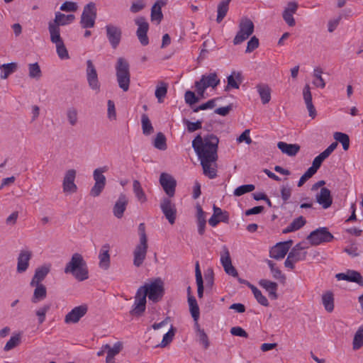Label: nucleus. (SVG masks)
<instances>
[{"instance_id":"nucleus-1","label":"nucleus","mask_w":363,"mask_h":363,"mask_svg":"<svg viewBox=\"0 0 363 363\" xmlns=\"http://www.w3.org/2000/svg\"><path fill=\"white\" fill-rule=\"evenodd\" d=\"M219 139L214 134L202 137L197 135L192 141V147L200 160L218 159Z\"/></svg>"},{"instance_id":"nucleus-2","label":"nucleus","mask_w":363,"mask_h":363,"mask_svg":"<svg viewBox=\"0 0 363 363\" xmlns=\"http://www.w3.org/2000/svg\"><path fill=\"white\" fill-rule=\"evenodd\" d=\"M64 272L65 274H72L74 277L82 281L89 278V271L86 261L79 253H74L69 262L67 263Z\"/></svg>"},{"instance_id":"nucleus-3","label":"nucleus","mask_w":363,"mask_h":363,"mask_svg":"<svg viewBox=\"0 0 363 363\" xmlns=\"http://www.w3.org/2000/svg\"><path fill=\"white\" fill-rule=\"evenodd\" d=\"M138 233L140 236L139 243L135 247L133 255V265L140 267L143 265L147 252L148 243L147 237L145 233V225L143 223L138 226Z\"/></svg>"},{"instance_id":"nucleus-4","label":"nucleus","mask_w":363,"mask_h":363,"mask_svg":"<svg viewBox=\"0 0 363 363\" xmlns=\"http://www.w3.org/2000/svg\"><path fill=\"white\" fill-rule=\"evenodd\" d=\"M115 68L118 86L123 91H128L130 83L129 62L123 57H118Z\"/></svg>"},{"instance_id":"nucleus-5","label":"nucleus","mask_w":363,"mask_h":363,"mask_svg":"<svg viewBox=\"0 0 363 363\" xmlns=\"http://www.w3.org/2000/svg\"><path fill=\"white\" fill-rule=\"evenodd\" d=\"M255 25L251 19L242 17L238 23V31L233 38V44L237 45L247 40L254 33Z\"/></svg>"},{"instance_id":"nucleus-6","label":"nucleus","mask_w":363,"mask_h":363,"mask_svg":"<svg viewBox=\"0 0 363 363\" xmlns=\"http://www.w3.org/2000/svg\"><path fill=\"white\" fill-rule=\"evenodd\" d=\"M140 287H144L143 289L147 292L149 300L153 302L159 301L164 295V283L160 278H156L150 283H146Z\"/></svg>"},{"instance_id":"nucleus-7","label":"nucleus","mask_w":363,"mask_h":363,"mask_svg":"<svg viewBox=\"0 0 363 363\" xmlns=\"http://www.w3.org/2000/svg\"><path fill=\"white\" fill-rule=\"evenodd\" d=\"M108 170V166H103L95 169L93 172V179L94 180V184L91 187L89 194L91 196L97 197L104 191L106 184V179L104 173Z\"/></svg>"},{"instance_id":"nucleus-8","label":"nucleus","mask_w":363,"mask_h":363,"mask_svg":"<svg viewBox=\"0 0 363 363\" xmlns=\"http://www.w3.org/2000/svg\"><path fill=\"white\" fill-rule=\"evenodd\" d=\"M75 19L74 14L65 15L60 11L55 12V18L48 22L50 34H60V26H65L72 23Z\"/></svg>"},{"instance_id":"nucleus-9","label":"nucleus","mask_w":363,"mask_h":363,"mask_svg":"<svg viewBox=\"0 0 363 363\" xmlns=\"http://www.w3.org/2000/svg\"><path fill=\"white\" fill-rule=\"evenodd\" d=\"M97 9L94 2H89L84 6L80 25L83 28H91L95 25Z\"/></svg>"},{"instance_id":"nucleus-10","label":"nucleus","mask_w":363,"mask_h":363,"mask_svg":"<svg viewBox=\"0 0 363 363\" xmlns=\"http://www.w3.org/2000/svg\"><path fill=\"white\" fill-rule=\"evenodd\" d=\"M144 287H139L136 291L135 296V302L132 307V309L130 311V315L136 317H140L143 315V313L146 308V298H147V292L142 289Z\"/></svg>"},{"instance_id":"nucleus-11","label":"nucleus","mask_w":363,"mask_h":363,"mask_svg":"<svg viewBox=\"0 0 363 363\" xmlns=\"http://www.w3.org/2000/svg\"><path fill=\"white\" fill-rule=\"evenodd\" d=\"M333 235L325 227L319 228L312 231L307 237V240L312 245H318L322 242H329L333 240Z\"/></svg>"},{"instance_id":"nucleus-12","label":"nucleus","mask_w":363,"mask_h":363,"mask_svg":"<svg viewBox=\"0 0 363 363\" xmlns=\"http://www.w3.org/2000/svg\"><path fill=\"white\" fill-rule=\"evenodd\" d=\"M106 38L113 49H116L122 38V30L120 27L109 23L105 26Z\"/></svg>"},{"instance_id":"nucleus-13","label":"nucleus","mask_w":363,"mask_h":363,"mask_svg":"<svg viewBox=\"0 0 363 363\" xmlns=\"http://www.w3.org/2000/svg\"><path fill=\"white\" fill-rule=\"evenodd\" d=\"M135 23L138 26L136 35L142 45L146 46L149 44V39L147 37V31L149 30V23L146 18L143 16L136 18Z\"/></svg>"},{"instance_id":"nucleus-14","label":"nucleus","mask_w":363,"mask_h":363,"mask_svg":"<svg viewBox=\"0 0 363 363\" xmlns=\"http://www.w3.org/2000/svg\"><path fill=\"white\" fill-rule=\"evenodd\" d=\"M86 79L89 86L96 93L100 91V83L96 69L91 60L86 61Z\"/></svg>"},{"instance_id":"nucleus-15","label":"nucleus","mask_w":363,"mask_h":363,"mask_svg":"<svg viewBox=\"0 0 363 363\" xmlns=\"http://www.w3.org/2000/svg\"><path fill=\"white\" fill-rule=\"evenodd\" d=\"M160 208L170 224L175 223L177 208L175 204L169 198H163L160 202Z\"/></svg>"},{"instance_id":"nucleus-16","label":"nucleus","mask_w":363,"mask_h":363,"mask_svg":"<svg viewBox=\"0 0 363 363\" xmlns=\"http://www.w3.org/2000/svg\"><path fill=\"white\" fill-rule=\"evenodd\" d=\"M292 243L291 240L277 243L269 250L270 257L277 260L283 259L290 250Z\"/></svg>"},{"instance_id":"nucleus-17","label":"nucleus","mask_w":363,"mask_h":363,"mask_svg":"<svg viewBox=\"0 0 363 363\" xmlns=\"http://www.w3.org/2000/svg\"><path fill=\"white\" fill-rule=\"evenodd\" d=\"M160 184L169 197L174 196L177 182L172 175L162 173L160 177Z\"/></svg>"},{"instance_id":"nucleus-18","label":"nucleus","mask_w":363,"mask_h":363,"mask_svg":"<svg viewBox=\"0 0 363 363\" xmlns=\"http://www.w3.org/2000/svg\"><path fill=\"white\" fill-rule=\"evenodd\" d=\"M220 262L224 268L226 274L233 277H238V273L236 269L233 266L232 261L228 247L224 245L222 248V253L220 255Z\"/></svg>"},{"instance_id":"nucleus-19","label":"nucleus","mask_w":363,"mask_h":363,"mask_svg":"<svg viewBox=\"0 0 363 363\" xmlns=\"http://www.w3.org/2000/svg\"><path fill=\"white\" fill-rule=\"evenodd\" d=\"M77 172L74 169H68L65 174L62 188L63 191L67 194H73L77 192V186L74 183Z\"/></svg>"},{"instance_id":"nucleus-20","label":"nucleus","mask_w":363,"mask_h":363,"mask_svg":"<svg viewBox=\"0 0 363 363\" xmlns=\"http://www.w3.org/2000/svg\"><path fill=\"white\" fill-rule=\"evenodd\" d=\"M88 311L86 305L83 304L74 307L65 317V323L67 324L77 323L86 315Z\"/></svg>"},{"instance_id":"nucleus-21","label":"nucleus","mask_w":363,"mask_h":363,"mask_svg":"<svg viewBox=\"0 0 363 363\" xmlns=\"http://www.w3.org/2000/svg\"><path fill=\"white\" fill-rule=\"evenodd\" d=\"M213 213L208 220V223L212 227L216 226L220 222L228 223L229 221V215L227 211H223L219 207L213 205Z\"/></svg>"},{"instance_id":"nucleus-22","label":"nucleus","mask_w":363,"mask_h":363,"mask_svg":"<svg viewBox=\"0 0 363 363\" xmlns=\"http://www.w3.org/2000/svg\"><path fill=\"white\" fill-rule=\"evenodd\" d=\"M298 7V5L296 1H289L283 11V19L289 26L293 27L296 24L293 15L296 13Z\"/></svg>"},{"instance_id":"nucleus-23","label":"nucleus","mask_w":363,"mask_h":363,"mask_svg":"<svg viewBox=\"0 0 363 363\" xmlns=\"http://www.w3.org/2000/svg\"><path fill=\"white\" fill-rule=\"evenodd\" d=\"M315 201L323 208H330L333 203L330 191L328 188L322 187L320 192L315 196Z\"/></svg>"},{"instance_id":"nucleus-24","label":"nucleus","mask_w":363,"mask_h":363,"mask_svg":"<svg viewBox=\"0 0 363 363\" xmlns=\"http://www.w3.org/2000/svg\"><path fill=\"white\" fill-rule=\"evenodd\" d=\"M337 280H345L350 282H354L361 286H363V277L361 274L354 270H347L345 273H339L336 274Z\"/></svg>"},{"instance_id":"nucleus-25","label":"nucleus","mask_w":363,"mask_h":363,"mask_svg":"<svg viewBox=\"0 0 363 363\" xmlns=\"http://www.w3.org/2000/svg\"><path fill=\"white\" fill-rule=\"evenodd\" d=\"M217 160L218 159H208L200 160L203 174L209 179H214L217 176V165L216 163Z\"/></svg>"},{"instance_id":"nucleus-26","label":"nucleus","mask_w":363,"mask_h":363,"mask_svg":"<svg viewBox=\"0 0 363 363\" xmlns=\"http://www.w3.org/2000/svg\"><path fill=\"white\" fill-rule=\"evenodd\" d=\"M50 41L56 45L57 53L59 57L61 59L69 58L68 51L64 44L60 34H50Z\"/></svg>"},{"instance_id":"nucleus-27","label":"nucleus","mask_w":363,"mask_h":363,"mask_svg":"<svg viewBox=\"0 0 363 363\" xmlns=\"http://www.w3.org/2000/svg\"><path fill=\"white\" fill-rule=\"evenodd\" d=\"M128 203V199L125 194H121L113 208V213L117 218H121Z\"/></svg>"},{"instance_id":"nucleus-28","label":"nucleus","mask_w":363,"mask_h":363,"mask_svg":"<svg viewBox=\"0 0 363 363\" xmlns=\"http://www.w3.org/2000/svg\"><path fill=\"white\" fill-rule=\"evenodd\" d=\"M32 252L29 250H21L17 259V272L23 273L27 270Z\"/></svg>"},{"instance_id":"nucleus-29","label":"nucleus","mask_w":363,"mask_h":363,"mask_svg":"<svg viewBox=\"0 0 363 363\" xmlns=\"http://www.w3.org/2000/svg\"><path fill=\"white\" fill-rule=\"evenodd\" d=\"M196 82L206 89L208 87L214 89L220 84V79L216 72H212L208 74H203L201 79Z\"/></svg>"},{"instance_id":"nucleus-30","label":"nucleus","mask_w":363,"mask_h":363,"mask_svg":"<svg viewBox=\"0 0 363 363\" xmlns=\"http://www.w3.org/2000/svg\"><path fill=\"white\" fill-rule=\"evenodd\" d=\"M259 285L264 289L267 292L269 297L272 300H276L278 298L277 295V289H278V284L268 279H260L259 281Z\"/></svg>"},{"instance_id":"nucleus-31","label":"nucleus","mask_w":363,"mask_h":363,"mask_svg":"<svg viewBox=\"0 0 363 363\" xmlns=\"http://www.w3.org/2000/svg\"><path fill=\"white\" fill-rule=\"evenodd\" d=\"M306 246L302 243L296 244L289 252L290 258H292L295 262L305 260L307 255V252L305 250Z\"/></svg>"},{"instance_id":"nucleus-32","label":"nucleus","mask_w":363,"mask_h":363,"mask_svg":"<svg viewBox=\"0 0 363 363\" xmlns=\"http://www.w3.org/2000/svg\"><path fill=\"white\" fill-rule=\"evenodd\" d=\"M303 95L306 108L308 111L309 116L313 119L316 116L317 113L312 102V94L308 84H306L304 86L303 90Z\"/></svg>"},{"instance_id":"nucleus-33","label":"nucleus","mask_w":363,"mask_h":363,"mask_svg":"<svg viewBox=\"0 0 363 363\" xmlns=\"http://www.w3.org/2000/svg\"><path fill=\"white\" fill-rule=\"evenodd\" d=\"M165 4V0H158L155 3L151 9L150 17L152 21H157V23H160L162 21L163 18L162 7Z\"/></svg>"},{"instance_id":"nucleus-34","label":"nucleus","mask_w":363,"mask_h":363,"mask_svg":"<svg viewBox=\"0 0 363 363\" xmlns=\"http://www.w3.org/2000/svg\"><path fill=\"white\" fill-rule=\"evenodd\" d=\"M50 272V267L42 266L35 269L34 276L33 277L30 285L34 286L35 285L41 284V281L44 280L48 274Z\"/></svg>"},{"instance_id":"nucleus-35","label":"nucleus","mask_w":363,"mask_h":363,"mask_svg":"<svg viewBox=\"0 0 363 363\" xmlns=\"http://www.w3.org/2000/svg\"><path fill=\"white\" fill-rule=\"evenodd\" d=\"M99 267L104 270H107L110 267V255L108 245H104L101 247L99 255Z\"/></svg>"},{"instance_id":"nucleus-36","label":"nucleus","mask_w":363,"mask_h":363,"mask_svg":"<svg viewBox=\"0 0 363 363\" xmlns=\"http://www.w3.org/2000/svg\"><path fill=\"white\" fill-rule=\"evenodd\" d=\"M257 91L263 104H268L271 100L272 89L267 84L259 83L256 86Z\"/></svg>"},{"instance_id":"nucleus-37","label":"nucleus","mask_w":363,"mask_h":363,"mask_svg":"<svg viewBox=\"0 0 363 363\" xmlns=\"http://www.w3.org/2000/svg\"><path fill=\"white\" fill-rule=\"evenodd\" d=\"M278 148L289 156H295L300 150V146L297 144H288L284 142L277 143Z\"/></svg>"},{"instance_id":"nucleus-38","label":"nucleus","mask_w":363,"mask_h":363,"mask_svg":"<svg viewBox=\"0 0 363 363\" xmlns=\"http://www.w3.org/2000/svg\"><path fill=\"white\" fill-rule=\"evenodd\" d=\"M196 221L198 226V233L199 235H203L205 233L206 220L205 213L201 206H196Z\"/></svg>"},{"instance_id":"nucleus-39","label":"nucleus","mask_w":363,"mask_h":363,"mask_svg":"<svg viewBox=\"0 0 363 363\" xmlns=\"http://www.w3.org/2000/svg\"><path fill=\"white\" fill-rule=\"evenodd\" d=\"M228 85L225 90L228 91L229 88L239 89L240 84L242 82V74L240 72H233L227 77Z\"/></svg>"},{"instance_id":"nucleus-40","label":"nucleus","mask_w":363,"mask_h":363,"mask_svg":"<svg viewBox=\"0 0 363 363\" xmlns=\"http://www.w3.org/2000/svg\"><path fill=\"white\" fill-rule=\"evenodd\" d=\"M35 289L33 291V295L31 298V301L33 303H36L39 301L44 300L47 296L46 287L43 284H39L34 286Z\"/></svg>"},{"instance_id":"nucleus-41","label":"nucleus","mask_w":363,"mask_h":363,"mask_svg":"<svg viewBox=\"0 0 363 363\" xmlns=\"http://www.w3.org/2000/svg\"><path fill=\"white\" fill-rule=\"evenodd\" d=\"M18 69V64L16 62H9L3 64L0 66L1 78L6 79L9 76L15 72Z\"/></svg>"},{"instance_id":"nucleus-42","label":"nucleus","mask_w":363,"mask_h":363,"mask_svg":"<svg viewBox=\"0 0 363 363\" xmlns=\"http://www.w3.org/2000/svg\"><path fill=\"white\" fill-rule=\"evenodd\" d=\"M267 263L270 268L272 277L281 284H284L286 276L282 274L281 271L276 266V264L271 260H267Z\"/></svg>"},{"instance_id":"nucleus-43","label":"nucleus","mask_w":363,"mask_h":363,"mask_svg":"<svg viewBox=\"0 0 363 363\" xmlns=\"http://www.w3.org/2000/svg\"><path fill=\"white\" fill-rule=\"evenodd\" d=\"M188 303L191 316L194 320L197 323L199 318L200 312L196 298L192 295H189V297H188Z\"/></svg>"},{"instance_id":"nucleus-44","label":"nucleus","mask_w":363,"mask_h":363,"mask_svg":"<svg viewBox=\"0 0 363 363\" xmlns=\"http://www.w3.org/2000/svg\"><path fill=\"white\" fill-rule=\"evenodd\" d=\"M231 0H222L218 5L216 21L220 23L226 16L228 11V6Z\"/></svg>"},{"instance_id":"nucleus-45","label":"nucleus","mask_w":363,"mask_h":363,"mask_svg":"<svg viewBox=\"0 0 363 363\" xmlns=\"http://www.w3.org/2000/svg\"><path fill=\"white\" fill-rule=\"evenodd\" d=\"M133 191L138 201L140 203H145L147 201V196L138 180H133Z\"/></svg>"},{"instance_id":"nucleus-46","label":"nucleus","mask_w":363,"mask_h":363,"mask_svg":"<svg viewBox=\"0 0 363 363\" xmlns=\"http://www.w3.org/2000/svg\"><path fill=\"white\" fill-rule=\"evenodd\" d=\"M363 347V325L358 328L352 340V349L358 350Z\"/></svg>"},{"instance_id":"nucleus-47","label":"nucleus","mask_w":363,"mask_h":363,"mask_svg":"<svg viewBox=\"0 0 363 363\" xmlns=\"http://www.w3.org/2000/svg\"><path fill=\"white\" fill-rule=\"evenodd\" d=\"M323 304L325 309L328 312H332L334 309V298L333 294L330 291H328L322 296Z\"/></svg>"},{"instance_id":"nucleus-48","label":"nucleus","mask_w":363,"mask_h":363,"mask_svg":"<svg viewBox=\"0 0 363 363\" xmlns=\"http://www.w3.org/2000/svg\"><path fill=\"white\" fill-rule=\"evenodd\" d=\"M196 325L197 328L196 335L198 337V340L200 344H201L204 349H208L210 346V342L208 340V337L207 334L205 333L203 329H201L198 323H196Z\"/></svg>"},{"instance_id":"nucleus-49","label":"nucleus","mask_w":363,"mask_h":363,"mask_svg":"<svg viewBox=\"0 0 363 363\" xmlns=\"http://www.w3.org/2000/svg\"><path fill=\"white\" fill-rule=\"evenodd\" d=\"M66 117L69 124L75 126L78 122V110L74 106L69 107L66 111Z\"/></svg>"},{"instance_id":"nucleus-50","label":"nucleus","mask_w":363,"mask_h":363,"mask_svg":"<svg viewBox=\"0 0 363 363\" xmlns=\"http://www.w3.org/2000/svg\"><path fill=\"white\" fill-rule=\"evenodd\" d=\"M153 145L156 149L160 150H167V139L162 133L160 132L156 135V137L153 141Z\"/></svg>"},{"instance_id":"nucleus-51","label":"nucleus","mask_w":363,"mask_h":363,"mask_svg":"<svg viewBox=\"0 0 363 363\" xmlns=\"http://www.w3.org/2000/svg\"><path fill=\"white\" fill-rule=\"evenodd\" d=\"M333 137L336 142H339L342 144L344 150H347L349 149L350 138L348 135L341 132H335Z\"/></svg>"},{"instance_id":"nucleus-52","label":"nucleus","mask_w":363,"mask_h":363,"mask_svg":"<svg viewBox=\"0 0 363 363\" xmlns=\"http://www.w3.org/2000/svg\"><path fill=\"white\" fill-rule=\"evenodd\" d=\"M28 75L30 78L38 80L42 77V72L38 62L28 65Z\"/></svg>"},{"instance_id":"nucleus-53","label":"nucleus","mask_w":363,"mask_h":363,"mask_svg":"<svg viewBox=\"0 0 363 363\" xmlns=\"http://www.w3.org/2000/svg\"><path fill=\"white\" fill-rule=\"evenodd\" d=\"M323 69L320 67H315L313 69V77H315V80L313 82V84L317 86L320 87L322 89L325 88V82L322 77Z\"/></svg>"},{"instance_id":"nucleus-54","label":"nucleus","mask_w":363,"mask_h":363,"mask_svg":"<svg viewBox=\"0 0 363 363\" xmlns=\"http://www.w3.org/2000/svg\"><path fill=\"white\" fill-rule=\"evenodd\" d=\"M167 93V84L164 82H160V84L156 87L155 97L157 99L159 103L164 101V97Z\"/></svg>"},{"instance_id":"nucleus-55","label":"nucleus","mask_w":363,"mask_h":363,"mask_svg":"<svg viewBox=\"0 0 363 363\" xmlns=\"http://www.w3.org/2000/svg\"><path fill=\"white\" fill-rule=\"evenodd\" d=\"M143 133L145 135H150L153 130V126L146 114H143L141 117Z\"/></svg>"},{"instance_id":"nucleus-56","label":"nucleus","mask_w":363,"mask_h":363,"mask_svg":"<svg viewBox=\"0 0 363 363\" xmlns=\"http://www.w3.org/2000/svg\"><path fill=\"white\" fill-rule=\"evenodd\" d=\"M250 289L252 290L255 299L259 304L264 306H269L267 298L262 294L259 289H258L255 286H250Z\"/></svg>"},{"instance_id":"nucleus-57","label":"nucleus","mask_w":363,"mask_h":363,"mask_svg":"<svg viewBox=\"0 0 363 363\" xmlns=\"http://www.w3.org/2000/svg\"><path fill=\"white\" fill-rule=\"evenodd\" d=\"M175 331L176 329L172 325H171V328L168 332L164 335L162 342L157 346L160 347H165L167 345H168L172 341Z\"/></svg>"},{"instance_id":"nucleus-58","label":"nucleus","mask_w":363,"mask_h":363,"mask_svg":"<svg viewBox=\"0 0 363 363\" xmlns=\"http://www.w3.org/2000/svg\"><path fill=\"white\" fill-rule=\"evenodd\" d=\"M21 339L20 333L11 336L4 347V351H9L17 347L21 343Z\"/></svg>"},{"instance_id":"nucleus-59","label":"nucleus","mask_w":363,"mask_h":363,"mask_svg":"<svg viewBox=\"0 0 363 363\" xmlns=\"http://www.w3.org/2000/svg\"><path fill=\"white\" fill-rule=\"evenodd\" d=\"M102 349H107V355L110 357H115L121 350V345L119 342L116 343L113 347L108 344L102 346Z\"/></svg>"},{"instance_id":"nucleus-60","label":"nucleus","mask_w":363,"mask_h":363,"mask_svg":"<svg viewBox=\"0 0 363 363\" xmlns=\"http://www.w3.org/2000/svg\"><path fill=\"white\" fill-rule=\"evenodd\" d=\"M255 186L253 184H245L238 186L234 191V195L240 196L246 193L251 192L255 189Z\"/></svg>"},{"instance_id":"nucleus-61","label":"nucleus","mask_w":363,"mask_h":363,"mask_svg":"<svg viewBox=\"0 0 363 363\" xmlns=\"http://www.w3.org/2000/svg\"><path fill=\"white\" fill-rule=\"evenodd\" d=\"M50 304H45L36 311L35 313L40 324H42L45 320L46 313L50 311Z\"/></svg>"},{"instance_id":"nucleus-62","label":"nucleus","mask_w":363,"mask_h":363,"mask_svg":"<svg viewBox=\"0 0 363 363\" xmlns=\"http://www.w3.org/2000/svg\"><path fill=\"white\" fill-rule=\"evenodd\" d=\"M184 100L187 104L191 106L193 104L199 102L200 98L196 96L194 91L188 90L184 94Z\"/></svg>"},{"instance_id":"nucleus-63","label":"nucleus","mask_w":363,"mask_h":363,"mask_svg":"<svg viewBox=\"0 0 363 363\" xmlns=\"http://www.w3.org/2000/svg\"><path fill=\"white\" fill-rule=\"evenodd\" d=\"M77 9L78 6L77 3L73 1H65L60 6V10L66 12H74L76 11Z\"/></svg>"},{"instance_id":"nucleus-64","label":"nucleus","mask_w":363,"mask_h":363,"mask_svg":"<svg viewBox=\"0 0 363 363\" xmlns=\"http://www.w3.org/2000/svg\"><path fill=\"white\" fill-rule=\"evenodd\" d=\"M259 39L256 36H252L250 40L247 42L245 52H252L256 48L259 47Z\"/></svg>"}]
</instances>
